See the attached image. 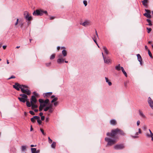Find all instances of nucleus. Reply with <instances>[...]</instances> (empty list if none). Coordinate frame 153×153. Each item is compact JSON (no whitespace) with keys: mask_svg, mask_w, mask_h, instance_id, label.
Returning <instances> with one entry per match:
<instances>
[{"mask_svg":"<svg viewBox=\"0 0 153 153\" xmlns=\"http://www.w3.org/2000/svg\"><path fill=\"white\" fill-rule=\"evenodd\" d=\"M106 135L107 136L118 139H119L118 135L124 136L126 135V133L123 130L117 128L112 129L110 133H107Z\"/></svg>","mask_w":153,"mask_h":153,"instance_id":"nucleus-1","label":"nucleus"},{"mask_svg":"<svg viewBox=\"0 0 153 153\" xmlns=\"http://www.w3.org/2000/svg\"><path fill=\"white\" fill-rule=\"evenodd\" d=\"M58 98L57 97H55L51 101V103H54L55 102H56V101L58 100Z\"/></svg>","mask_w":153,"mask_h":153,"instance_id":"nucleus-32","label":"nucleus"},{"mask_svg":"<svg viewBox=\"0 0 153 153\" xmlns=\"http://www.w3.org/2000/svg\"><path fill=\"white\" fill-rule=\"evenodd\" d=\"M51 147L55 149L56 146V143L55 142H53L52 144L51 145Z\"/></svg>","mask_w":153,"mask_h":153,"instance_id":"nucleus-30","label":"nucleus"},{"mask_svg":"<svg viewBox=\"0 0 153 153\" xmlns=\"http://www.w3.org/2000/svg\"><path fill=\"white\" fill-rule=\"evenodd\" d=\"M146 21L148 23V24H146L147 25L150 26L152 25V23L150 19H146Z\"/></svg>","mask_w":153,"mask_h":153,"instance_id":"nucleus-25","label":"nucleus"},{"mask_svg":"<svg viewBox=\"0 0 153 153\" xmlns=\"http://www.w3.org/2000/svg\"><path fill=\"white\" fill-rule=\"evenodd\" d=\"M23 85H20L18 82H16L15 85H13V87L17 91H19L20 90V89H21V88H22Z\"/></svg>","mask_w":153,"mask_h":153,"instance_id":"nucleus-5","label":"nucleus"},{"mask_svg":"<svg viewBox=\"0 0 153 153\" xmlns=\"http://www.w3.org/2000/svg\"><path fill=\"white\" fill-rule=\"evenodd\" d=\"M124 148L123 144H117L114 146V148L116 149H121Z\"/></svg>","mask_w":153,"mask_h":153,"instance_id":"nucleus-8","label":"nucleus"},{"mask_svg":"<svg viewBox=\"0 0 153 153\" xmlns=\"http://www.w3.org/2000/svg\"><path fill=\"white\" fill-rule=\"evenodd\" d=\"M55 54H52L50 57V59H53L55 57Z\"/></svg>","mask_w":153,"mask_h":153,"instance_id":"nucleus-40","label":"nucleus"},{"mask_svg":"<svg viewBox=\"0 0 153 153\" xmlns=\"http://www.w3.org/2000/svg\"><path fill=\"white\" fill-rule=\"evenodd\" d=\"M147 101L149 106L152 109H153V100L150 97H148Z\"/></svg>","mask_w":153,"mask_h":153,"instance_id":"nucleus-9","label":"nucleus"},{"mask_svg":"<svg viewBox=\"0 0 153 153\" xmlns=\"http://www.w3.org/2000/svg\"><path fill=\"white\" fill-rule=\"evenodd\" d=\"M37 121L39 125H41V124L42 122L40 120V119H39V120H37Z\"/></svg>","mask_w":153,"mask_h":153,"instance_id":"nucleus-52","label":"nucleus"},{"mask_svg":"<svg viewBox=\"0 0 153 153\" xmlns=\"http://www.w3.org/2000/svg\"><path fill=\"white\" fill-rule=\"evenodd\" d=\"M51 105L49 106L46 107L44 109V111H47L49 110L51 107Z\"/></svg>","mask_w":153,"mask_h":153,"instance_id":"nucleus-37","label":"nucleus"},{"mask_svg":"<svg viewBox=\"0 0 153 153\" xmlns=\"http://www.w3.org/2000/svg\"><path fill=\"white\" fill-rule=\"evenodd\" d=\"M90 24V22L89 21L86 20L82 23V25L84 26H87Z\"/></svg>","mask_w":153,"mask_h":153,"instance_id":"nucleus-14","label":"nucleus"},{"mask_svg":"<svg viewBox=\"0 0 153 153\" xmlns=\"http://www.w3.org/2000/svg\"><path fill=\"white\" fill-rule=\"evenodd\" d=\"M145 11L146 12L143 14L144 16L148 18H151L152 17L151 15H150L151 13V11L149 10L145 9Z\"/></svg>","mask_w":153,"mask_h":153,"instance_id":"nucleus-6","label":"nucleus"},{"mask_svg":"<svg viewBox=\"0 0 153 153\" xmlns=\"http://www.w3.org/2000/svg\"><path fill=\"white\" fill-rule=\"evenodd\" d=\"M121 70L122 71L123 73L125 75L126 77H127V74L126 72L125 71L123 68V67H122L121 68Z\"/></svg>","mask_w":153,"mask_h":153,"instance_id":"nucleus-22","label":"nucleus"},{"mask_svg":"<svg viewBox=\"0 0 153 153\" xmlns=\"http://www.w3.org/2000/svg\"><path fill=\"white\" fill-rule=\"evenodd\" d=\"M43 113L42 112H40L39 113V115L41 117L42 116V115H43Z\"/></svg>","mask_w":153,"mask_h":153,"instance_id":"nucleus-64","label":"nucleus"},{"mask_svg":"<svg viewBox=\"0 0 153 153\" xmlns=\"http://www.w3.org/2000/svg\"><path fill=\"white\" fill-rule=\"evenodd\" d=\"M23 25V23H21L19 24V25L20 26L21 28H22Z\"/></svg>","mask_w":153,"mask_h":153,"instance_id":"nucleus-56","label":"nucleus"},{"mask_svg":"<svg viewBox=\"0 0 153 153\" xmlns=\"http://www.w3.org/2000/svg\"><path fill=\"white\" fill-rule=\"evenodd\" d=\"M110 122V123L113 125H115L117 124L116 121L114 119L111 120Z\"/></svg>","mask_w":153,"mask_h":153,"instance_id":"nucleus-17","label":"nucleus"},{"mask_svg":"<svg viewBox=\"0 0 153 153\" xmlns=\"http://www.w3.org/2000/svg\"><path fill=\"white\" fill-rule=\"evenodd\" d=\"M105 79L106 80V82L108 83L109 85L111 86L112 85V83L111 82L109 81L108 78L105 77Z\"/></svg>","mask_w":153,"mask_h":153,"instance_id":"nucleus-24","label":"nucleus"},{"mask_svg":"<svg viewBox=\"0 0 153 153\" xmlns=\"http://www.w3.org/2000/svg\"><path fill=\"white\" fill-rule=\"evenodd\" d=\"M33 94H34L35 96H38V94H37V93H36V92H33Z\"/></svg>","mask_w":153,"mask_h":153,"instance_id":"nucleus-57","label":"nucleus"},{"mask_svg":"<svg viewBox=\"0 0 153 153\" xmlns=\"http://www.w3.org/2000/svg\"><path fill=\"white\" fill-rule=\"evenodd\" d=\"M26 105L28 107H30L31 106L32 104L30 103L29 101L26 100Z\"/></svg>","mask_w":153,"mask_h":153,"instance_id":"nucleus-31","label":"nucleus"},{"mask_svg":"<svg viewBox=\"0 0 153 153\" xmlns=\"http://www.w3.org/2000/svg\"><path fill=\"white\" fill-rule=\"evenodd\" d=\"M83 2L85 6L87 5V2L86 1H84Z\"/></svg>","mask_w":153,"mask_h":153,"instance_id":"nucleus-50","label":"nucleus"},{"mask_svg":"<svg viewBox=\"0 0 153 153\" xmlns=\"http://www.w3.org/2000/svg\"><path fill=\"white\" fill-rule=\"evenodd\" d=\"M140 121L139 120H138L137 121V125L138 126L139 125H140Z\"/></svg>","mask_w":153,"mask_h":153,"instance_id":"nucleus-58","label":"nucleus"},{"mask_svg":"<svg viewBox=\"0 0 153 153\" xmlns=\"http://www.w3.org/2000/svg\"><path fill=\"white\" fill-rule=\"evenodd\" d=\"M139 114L143 118H145V116L143 114V112L140 110H139Z\"/></svg>","mask_w":153,"mask_h":153,"instance_id":"nucleus-28","label":"nucleus"},{"mask_svg":"<svg viewBox=\"0 0 153 153\" xmlns=\"http://www.w3.org/2000/svg\"><path fill=\"white\" fill-rule=\"evenodd\" d=\"M137 57L138 60L140 62V64L141 65H142V59L140 55L139 54H137Z\"/></svg>","mask_w":153,"mask_h":153,"instance_id":"nucleus-13","label":"nucleus"},{"mask_svg":"<svg viewBox=\"0 0 153 153\" xmlns=\"http://www.w3.org/2000/svg\"><path fill=\"white\" fill-rule=\"evenodd\" d=\"M52 94V92H49L47 93L46 94H44L43 95L44 97H48L49 96L51 95Z\"/></svg>","mask_w":153,"mask_h":153,"instance_id":"nucleus-19","label":"nucleus"},{"mask_svg":"<svg viewBox=\"0 0 153 153\" xmlns=\"http://www.w3.org/2000/svg\"><path fill=\"white\" fill-rule=\"evenodd\" d=\"M102 54L104 59L105 63L108 64L110 62H111V60L108 58L105 57L103 55V53H102Z\"/></svg>","mask_w":153,"mask_h":153,"instance_id":"nucleus-10","label":"nucleus"},{"mask_svg":"<svg viewBox=\"0 0 153 153\" xmlns=\"http://www.w3.org/2000/svg\"><path fill=\"white\" fill-rule=\"evenodd\" d=\"M26 15L25 16V18L27 21H30L32 19L31 16H30L29 13L28 12H26Z\"/></svg>","mask_w":153,"mask_h":153,"instance_id":"nucleus-12","label":"nucleus"},{"mask_svg":"<svg viewBox=\"0 0 153 153\" xmlns=\"http://www.w3.org/2000/svg\"><path fill=\"white\" fill-rule=\"evenodd\" d=\"M113 139H111L110 138L106 137L105 139V141L107 142V146H111L115 144L117 142V139H114L112 137Z\"/></svg>","mask_w":153,"mask_h":153,"instance_id":"nucleus-2","label":"nucleus"},{"mask_svg":"<svg viewBox=\"0 0 153 153\" xmlns=\"http://www.w3.org/2000/svg\"><path fill=\"white\" fill-rule=\"evenodd\" d=\"M36 103H32L31 105V108L33 109L34 108H36L38 107V106L35 104Z\"/></svg>","mask_w":153,"mask_h":153,"instance_id":"nucleus-26","label":"nucleus"},{"mask_svg":"<svg viewBox=\"0 0 153 153\" xmlns=\"http://www.w3.org/2000/svg\"><path fill=\"white\" fill-rule=\"evenodd\" d=\"M48 142L50 143H51L52 142V140L49 137H48Z\"/></svg>","mask_w":153,"mask_h":153,"instance_id":"nucleus-48","label":"nucleus"},{"mask_svg":"<svg viewBox=\"0 0 153 153\" xmlns=\"http://www.w3.org/2000/svg\"><path fill=\"white\" fill-rule=\"evenodd\" d=\"M62 53L64 56H67V53L66 51L65 50H63L62 51Z\"/></svg>","mask_w":153,"mask_h":153,"instance_id":"nucleus-29","label":"nucleus"},{"mask_svg":"<svg viewBox=\"0 0 153 153\" xmlns=\"http://www.w3.org/2000/svg\"><path fill=\"white\" fill-rule=\"evenodd\" d=\"M7 46L5 45H4L3 46V48L4 49H5L6 48Z\"/></svg>","mask_w":153,"mask_h":153,"instance_id":"nucleus-62","label":"nucleus"},{"mask_svg":"<svg viewBox=\"0 0 153 153\" xmlns=\"http://www.w3.org/2000/svg\"><path fill=\"white\" fill-rule=\"evenodd\" d=\"M44 13L47 15H48L47 12L46 11H44L42 10H36L34 11L33 14V15L36 16H42Z\"/></svg>","mask_w":153,"mask_h":153,"instance_id":"nucleus-4","label":"nucleus"},{"mask_svg":"<svg viewBox=\"0 0 153 153\" xmlns=\"http://www.w3.org/2000/svg\"><path fill=\"white\" fill-rule=\"evenodd\" d=\"M46 106V105L45 104H40V106L39 107V111H41L43 109V108Z\"/></svg>","mask_w":153,"mask_h":153,"instance_id":"nucleus-16","label":"nucleus"},{"mask_svg":"<svg viewBox=\"0 0 153 153\" xmlns=\"http://www.w3.org/2000/svg\"><path fill=\"white\" fill-rule=\"evenodd\" d=\"M33 118H34L35 120H39L40 117L38 116H34L33 117Z\"/></svg>","mask_w":153,"mask_h":153,"instance_id":"nucleus-41","label":"nucleus"},{"mask_svg":"<svg viewBox=\"0 0 153 153\" xmlns=\"http://www.w3.org/2000/svg\"><path fill=\"white\" fill-rule=\"evenodd\" d=\"M45 117L44 116H42L41 117V119L42 120H44L45 119Z\"/></svg>","mask_w":153,"mask_h":153,"instance_id":"nucleus-55","label":"nucleus"},{"mask_svg":"<svg viewBox=\"0 0 153 153\" xmlns=\"http://www.w3.org/2000/svg\"><path fill=\"white\" fill-rule=\"evenodd\" d=\"M51 62H50L48 63H46L45 64V65L46 66L48 67L50 66L51 65Z\"/></svg>","mask_w":153,"mask_h":153,"instance_id":"nucleus-45","label":"nucleus"},{"mask_svg":"<svg viewBox=\"0 0 153 153\" xmlns=\"http://www.w3.org/2000/svg\"><path fill=\"white\" fill-rule=\"evenodd\" d=\"M40 130L41 131V132H42V134L44 135H45L46 134L44 132L42 128H40Z\"/></svg>","mask_w":153,"mask_h":153,"instance_id":"nucleus-44","label":"nucleus"},{"mask_svg":"<svg viewBox=\"0 0 153 153\" xmlns=\"http://www.w3.org/2000/svg\"><path fill=\"white\" fill-rule=\"evenodd\" d=\"M149 130L150 134H146V136L148 137H151L152 138V137H153V134L150 129H149Z\"/></svg>","mask_w":153,"mask_h":153,"instance_id":"nucleus-18","label":"nucleus"},{"mask_svg":"<svg viewBox=\"0 0 153 153\" xmlns=\"http://www.w3.org/2000/svg\"><path fill=\"white\" fill-rule=\"evenodd\" d=\"M138 130H139V131H138V133H140V134L141 133V131L140 129V128H139V129H138Z\"/></svg>","mask_w":153,"mask_h":153,"instance_id":"nucleus-60","label":"nucleus"},{"mask_svg":"<svg viewBox=\"0 0 153 153\" xmlns=\"http://www.w3.org/2000/svg\"><path fill=\"white\" fill-rule=\"evenodd\" d=\"M26 149V147L25 146H22V151H25Z\"/></svg>","mask_w":153,"mask_h":153,"instance_id":"nucleus-42","label":"nucleus"},{"mask_svg":"<svg viewBox=\"0 0 153 153\" xmlns=\"http://www.w3.org/2000/svg\"><path fill=\"white\" fill-rule=\"evenodd\" d=\"M54 105L55 106H56L58 104V102H54Z\"/></svg>","mask_w":153,"mask_h":153,"instance_id":"nucleus-54","label":"nucleus"},{"mask_svg":"<svg viewBox=\"0 0 153 153\" xmlns=\"http://www.w3.org/2000/svg\"><path fill=\"white\" fill-rule=\"evenodd\" d=\"M59 59H57V62L59 64H61L64 62V59L63 58L62 55H59L58 56Z\"/></svg>","mask_w":153,"mask_h":153,"instance_id":"nucleus-7","label":"nucleus"},{"mask_svg":"<svg viewBox=\"0 0 153 153\" xmlns=\"http://www.w3.org/2000/svg\"><path fill=\"white\" fill-rule=\"evenodd\" d=\"M19 96L22 97H24L25 99H27L28 98L27 96L25 94H21L19 95Z\"/></svg>","mask_w":153,"mask_h":153,"instance_id":"nucleus-27","label":"nucleus"},{"mask_svg":"<svg viewBox=\"0 0 153 153\" xmlns=\"http://www.w3.org/2000/svg\"><path fill=\"white\" fill-rule=\"evenodd\" d=\"M148 53L149 55L151 58H153V56L151 52H150L149 50H148Z\"/></svg>","mask_w":153,"mask_h":153,"instance_id":"nucleus-36","label":"nucleus"},{"mask_svg":"<svg viewBox=\"0 0 153 153\" xmlns=\"http://www.w3.org/2000/svg\"><path fill=\"white\" fill-rule=\"evenodd\" d=\"M29 113L32 115H34L35 114V113L32 111H29Z\"/></svg>","mask_w":153,"mask_h":153,"instance_id":"nucleus-46","label":"nucleus"},{"mask_svg":"<svg viewBox=\"0 0 153 153\" xmlns=\"http://www.w3.org/2000/svg\"><path fill=\"white\" fill-rule=\"evenodd\" d=\"M19 20V19H17L16 22V23L15 24V26H16L18 25V23Z\"/></svg>","mask_w":153,"mask_h":153,"instance_id":"nucleus-49","label":"nucleus"},{"mask_svg":"<svg viewBox=\"0 0 153 153\" xmlns=\"http://www.w3.org/2000/svg\"><path fill=\"white\" fill-rule=\"evenodd\" d=\"M37 102V100L34 96H32L30 99V102L32 103H36Z\"/></svg>","mask_w":153,"mask_h":153,"instance_id":"nucleus-11","label":"nucleus"},{"mask_svg":"<svg viewBox=\"0 0 153 153\" xmlns=\"http://www.w3.org/2000/svg\"><path fill=\"white\" fill-rule=\"evenodd\" d=\"M138 133L137 132L135 134V136H132V137L134 138H136L138 137L137 135L138 134Z\"/></svg>","mask_w":153,"mask_h":153,"instance_id":"nucleus-33","label":"nucleus"},{"mask_svg":"<svg viewBox=\"0 0 153 153\" xmlns=\"http://www.w3.org/2000/svg\"><path fill=\"white\" fill-rule=\"evenodd\" d=\"M97 38H98V36L97 37L96 35H94V37H92V39L93 40L97 39Z\"/></svg>","mask_w":153,"mask_h":153,"instance_id":"nucleus-47","label":"nucleus"},{"mask_svg":"<svg viewBox=\"0 0 153 153\" xmlns=\"http://www.w3.org/2000/svg\"><path fill=\"white\" fill-rule=\"evenodd\" d=\"M143 128L144 130H145L146 128V126L145 125L143 126Z\"/></svg>","mask_w":153,"mask_h":153,"instance_id":"nucleus-59","label":"nucleus"},{"mask_svg":"<svg viewBox=\"0 0 153 153\" xmlns=\"http://www.w3.org/2000/svg\"><path fill=\"white\" fill-rule=\"evenodd\" d=\"M39 101L40 103V104H43L44 103V100L43 99H39Z\"/></svg>","mask_w":153,"mask_h":153,"instance_id":"nucleus-39","label":"nucleus"},{"mask_svg":"<svg viewBox=\"0 0 153 153\" xmlns=\"http://www.w3.org/2000/svg\"><path fill=\"white\" fill-rule=\"evenodd\" d=\"M102 49L104 50L105 53L107 55L108 54L109 52L106 47L105 46H103Z\"/></svg>","mask_w":153,"mask_h":153,"instance_id":"nucleus-20","label":"nucleus"},{"mask_svg":"<svg viewBox=\"0 0 153 153\" xmlns=\"http://www.w3.org/2000/svg\"><path fill=\"white\" fill-rule=\"evenodd\" d=\"M121 67H120V64H119L118 65L116 66L115 67V69L117 71H120L121 69Z\"/></svg>","mask_w":153,"mask_h":153,"instance_id":"nucleus-21","label":"nucleus"},{"mask_svg":"<svg viewBox=\"0 0 153 153\" xmlns=\"http://www.w3.org/2000/svg\"><path fill=\"white\" fill-rule=\"evenodd\" d=\"M28 87L25 85H23L22 88H21V91L24 94L29 95L31 93L30 91L28 89Z\"/></svg>","mask_w":153,"mask_h":153,"instance_id":"nucleus-3","label":"nucleus"},{"mask_svg":"<svg viewBox=\"0 0 153 153\" xmlns=\"http://www.w3.org/2000/svg\"><path fill=\"white\" fill-rule=\"evenodd\" d=\"M15 77L13 76H12L8 78V79H11L15 78Z\"/></svg>","mask_w":153,"mask_h":153,"instance_id":"nucleus-53","label":"nucleus"},{"mask_svg":"<svg viewBox=\"0 0 153 153\" xmlns=\"http://www.w3.org/2000/svg\"><path fill=\"white\" fill-rule=\"evenodd\" d=\"M48 111V112L50 113H52V112H53V108H52V107H51V106L50 108V109Z\"/></svg>","mask_w":153,"mask_h":153,"instance_id":"nucleus-38","label":"nucleus"},{"mask_svg":"<svg viewBox=\"0 0 153 153\" xmlns=\"http://www.w3.org/2000/svg\"><path fill=\"white\" fill-rule=\"evenodd\" d=\"M147 29V32L148 33H149L152 31V29L151 28H148V27H147L146 28Z\"/></svg>","mask_w":153,"mask_h":153,"instance_id":"nucleus-43","label":"nucleus"},{"mask_svg":"<svg viewBox=\"0 0 153 153\" xmlns=\"http://www.w3.org/2000/svg\"><path fill=\"white\" fill-rule=\"evenodd\" d=\"M31 121L32 122L34 123L35 122V121L34 118H33V117L31 118Z\"/></svg>","mask_w":153,"mask_h":153,"instance_id":"nucleus-51","label":"nucleus"},{"mask_svg":"<svg viewBox=\"0 0 153 153\" xmlns=\"http://www.w3.org/2000/svg\"><path fill=\"white\" fill-rule=\"evenodd\" d=\"M54 18H55V17H54L52 16V17H51L50 19L52 20V19H53Z\"/></svg>","mask_w":153,"mask_h":153,"instance_id":"nucleus-61","label":"nucleus"},{"mask_svg":"<svg viewBox=\"0 0 153 153\" xmlns=\"http://www.w3.org/2000/svg\"><path fill=\"white\" fill-rule=\"evenodd\" d=\"M49 101V100L48 99H46L45 100H44V103L43 104H45L46 105L48 103Z\"/></svg>","mask_w":153,"mask_h":153,"instance_id":"nucleus-34","label":"nucleus"},{"mask_svg":"<svg viewBox=\"0 0 153 153\" xmlns=\"http://www.w3.org/2000/svg\"><path fill=\"white\" fill-rule=\"evenodd\" d=\"M18 99L19 100L22 102H25L26 100H27V99H25V98L24 97H19L18 98Z\"/></svg>","mask_w":153,"mask_h":153,"instance_id":"nucleus-15","label":"nucleus"},{"mask_svg":"<svg viewBox=\"0 0 153 153\" xmlns=\"http://www.w3.org/2000/svg\"><path fill=\"white\" fill-rule=\"evenodd\" d=\"M94 40V42L96 43V45H97V41H96L97 39H95V40Z\"/></svg>","mask_w":153,"mask_h":153,"instance_id":"nucleus-63","label":"nucleus"},{"mask_svg":"<svg viewBox=\"0 0 153 153\" xmlns=\"http://www.w3.org/2000/svg\"><path fill=\"white\" fill-rule=\"evenodd\" d=\"M36 148H31V150L32 153H36Z\"/></svg>","mask_w":153,"mask_h":153,"instance_id":"nucleus-35","label":"nucleus"},{"mask_svg":"<svg viewBox=\"0 0 153 153\" xmlns=\"http://www.w3.org/2000/svg\"><path fill=\"white\" fill-rule=\"evenodd\" d=\"M142 2L143 6H146V4H148V0H143Z\"/></svg>","mask_w":153,"mask_h":153,"instance_id":"nucleus-23","label":"nucleus"}]
</instances>
